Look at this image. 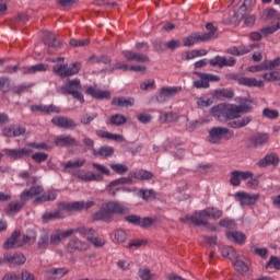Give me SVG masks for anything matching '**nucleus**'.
Segmentation results:
<instances>
[{
    "instance_id": "50",
    "label": "nucleus",
    "mask_w": 280,
    "mask_h": 280,
    "mask_svg": "<svg viewBox=\"0 0 280 280\" xmlns=\"http://www.w3.org/2000/svg\"><path fill=\"white\" fill-rule=\"evenodd\" d=\"M34 86V83H28V84H20L16 88L13 89L14 95H23V93H26V91H30Z\"/></svg>"
},
{
    "instance_id": "13",
    "label": "nucleus",
    "mask_w": 280,
    "mask_h": 280,
    "mask_svg": "<svg viewBox=\"0 0 280 280\" xmlns=\"http://www.w3.org/2000/svg\"><path fill=\"white\" fill-rule=\"evenodd\" d=\"M51 124L57 126V128H65L66 130L78 128L75 121L67 116H55L51 118Z\"/></svg>"
},
{
    "instance_id": "27",
    "label": "nucleus",
    "mask_w": 280,
    "mask_h": 280,
    "mask_svg": "<svg viewBox=\"0 0 280 280\" xmlns=\"http://www.w3.org/2000/svg\"><path fill=\"white\" fill-rule=\"evenodd\" d=\"M75 250H80V252L89 250V244L86 242H82L79 238L73 237L68 243V252L75 253Z\"/></svg>"
},
{
    "instance_id": "25",
    "label": "nucleus",
    "mask_w": 280,
    "mask_h": 280,
    "mask_svg": "<svg viewBox=\"0 0 280 280\" xmlns=\"http://www.w3.org/2000/svg\"><path fill=\"white\" fill-rule=\"evenodd\" d=\"M45 45L48 47V54H51V49H60L62 42L58 39V36L54 33H48L44 39Z\"/></svg>"
},
{
    "instance_id": "40",
    "label": "nucleus",
    "mask_w": 280,
    "mask_h": 280,
    "mask_svg": "<svg viewBox=\"0 0 280 280\" xmlns=\"http://www.w3.org/2000/svg\"><path fill=\"white\" fill-rule=\"evenodd\" d=\"M226 54L231 56H245V54H250V48L246 46H233L226 49Z\"/></svg>"
},
{
    "instance_id": "63",
    "label": "nucleus",
    "mask_w": 280,
    "mask_h": 280,
    "mask_svg": "<svg viewBox=\"0 0 280 280\" xmlns=\"http://www.w3.org/2000/svg\"><path fill=\"white\" fill-rule=\"evenodd\" d=\"M47 65L45 63H37L34 66H31V72L32 74L34 73H45V71H47Z\"/></svg>"
},
{
    "instance_id": "60",
    "label": "nucleus",
    "mask_w": 280,
    "mask_h": 280,
    "mask_svg": "<svg viewBox=\"0 0 280 280\" xmlns=\"http://www.w3.org/2000/svg\"><path fill=\"white\" fill-rule=\"evenodd\" d=\"M94 119H97V113H92L91 115L84 114L81 116L80 121L83 126H89V124H91V121Z\"/></svg>"
},
{
    "instance_id": "12",
    "label": "nucleus",
    "mask_w": 280,
    "mask_h": 280,
    "mask_svg": "<svg viewBox=\"0 0 280 280\" xmlns=\"http://www.w3.org/2000/svg\"><path fill=\"white\" fill-rule=\"evenodd\" d=\"M54 143L56 148H78L80 145V141L71 137V135L58 136L54 139Z\"/></svg>"
},
{
    "instance_id": "17",
    "label": "nucleus",
    "mask_w": 280,
    "mask_h": 280,
    "mask_svg": "<svg viewBox=\"0 0 280 280\" xmlns=\"http://www.w3.org/2000/svg\"><path fill=\"white\" fill-rule=\"evenodd\" d=\"M73 235V230H56L49 235V241L51 246H58L60 245V242L67 237H71Z\"/></svg>"
},
{
    "instance_id": "46",
    "label": "nucleus",
    "mask_w": 280,
    "mask_h": 280,
    "mask_svg": "<svg viewBox=\"0 0 280 280\" xmlns=\"http://www.w3.org/2000/svg\"><path fill=\"white\" fill-rule=\"evenodd\" d=\"M86 241L90 244H93V246H95V248H102L106 244V241L104 238L97 237L95 234L92 236H88Z\"/></svg>"
},
{
    "instance_id": "41",
    "label": "nucleus",
    "mask_w": 280,
    "mask_h": 280,
    "mask_svg": "<svg viewBox=\"0 0 280 280\" xmlns=\"http://www.w3.org/2000/svg\"><path fill=\"white\" fill-rule=\"evenodd\" d=\"M213 95L217 97V100H220V97H224L225 100H233V97H235V92L229 89H221L215 90Z\"/></svg>"
},
{
    "instance_id": "58",
    "label": "nucleus",
    "mask_w": 280,
    "mask_h": 280,
    "mask_svg": "<svg viewBox=\"0 0 280 280\" xmlns=\"http://www.w3.org/2000/svg\"><path fill=\"white\" fill-rule=\"evenodd\" d=\"M252 253H254V255H257L258 257H261L262 259L266 258V255H268V248L266 247H257L255 245H253L250 247Z\"/></svg>"
},
{
    "instance_id": "33",
    "label": "nucleus",
    "mask_w": 280,
    "mask_h": 280,
    "mask_svg": "<svg viewBox=\"0 0 280 280\" xmlns=\"http://www.w3.org/2000/svg\"><path fill=\"white\" fill-rule=\"evenodd\" d=\"M96 135L101 137V139H109L110 141H117L118 143H124V141H126L124 136L104 130H96Z\"/></svg>"
},
{
    "instance_id": "31",
    "label": "nucleus",
    "mask_w": 280,
    "mask_h": 280,
    "mask_svg": "<svg viewBox=\"0 0 280 280\" xmlns=\"http://www.w3.org/2000/svg\"><path fill=\"white\" fill-rule=\"evenodd\" d=\"M258 165L259 167H268V165H273V167H277V165H279V156H277L275 153L267 154L265 158L259 160Z\"/></svg>"
},
{
    "instance_id": "47",
    "label": "nucleus",
    "mask_w": 280,
    "mask_h": 280,
    "mask_svg": "<svg viewBox=\"0 0 280 280\" xmlns=\"http://www.w3.org/2000/svg\"><path fill=\"white\" fill-rule=\"evenodd\" d=\"M234 268L241 275H245V272H248V265L244 262V260L240 259V257H237L234 261Z\"/></svg>"
},
{
    "instance_id": "28",
    "label": "nucleus",
    "mask_w": 280,
    "mask_h": 280,
    "mask_svg": "<svg viewBox=\"0 0 280 280\" xmlns=\"http://www.w3.org/2000/svg\"><path fill=\"white\" fill-rule=\"evenodd\" d=\"M225 237L230 242H234L235 244H238V246H244L246 242V234L237 231H229L225 233Z\"/></svg>"
},
{
    "instance_id": "3",
    "label": "nucleus",
    "mask_w": 280,
    "mask_h": 280,
    "mask_svg": "<svg viewBox=\"0 0 280 280\" xmlns=\"http://www.w3.org/2000/svg\"><path fill=\"white\" fill-rule=\"evenodd\" d=\"M124 213H130L128 207L118 201H108L92 215V220L96 222H110V220H113V215H124Z\"/></svg>"
},
{
    "instance_id": "6",
    "label": "nucleus",
    "mask_w": 280,
    "mask_h": 280,
    "mask_svg": "<svg viewBox=\"0 0 280 280\" xmlns=\"http://www.w3.org/2000/svg\"><path fill=\"white\" fill-rule=\"evenodd\" d=\"M80 69H82V63L80 62H74L70 66L68 63H63L52 67L54 73L59 75V78H71V75H78V73H80Z\"/></svg>"
},
{
    "instance_id": "59",
    "label": "nucleus",
    "mask_w": 280,
    "mask_h": 280,
    "mask_svg": "<svg viewBox=\"0 0 280 280\" xmlns=\"http://www.w3.org/2000/svg\"><path fill=\"white\" fill-rule=\"evenodd\" d=\"M139 277L141 280H154L156 279V275H152L150 269H139Z\"/></svg>"
},
{
    "instance_id": "23",
    "label": "nucleus",
    "mask_w": 280,
    "mask_h": 280,
    "mask_svg": "<svg viewBox=\"0 0 280 280\" xmlns=\"http://www.w3.org/2000/svg\"><path fill=\"white\" fill-rule=\"evenodd\" d=\"M5 259L11 266H23L27 261V257L21 252L14 254L5 253Z\"/></svg>"
},
{
    "instance_id": "62",
    "label": "nucleus",
    "mask_w": 280,
    "mask_h": 280,
    "mask_svg": "<svg viewBox=\"0 0 280 280\" xmlns=\"http://www.w3.org/2000/svg\"><path fill=\"white\" fill-rule=\"evenodd\" d=\"M152 224H154V219H152L151 217H144L142 219L140 218V223L138 226H140L141 229H150Z\"/></svg>"
},
{
    "instance_id": "10",
    "label": "nucleus",
    "mask_w": 280,
    "mask_h": 280,
    "mask_svg": "<svg viewBox=\"0 0 280 280\" xmlns=\"http://www.w3.org/2000/svg\"><path fill=\"white\" fill-rule=\"evenodd\" d=\"M210 67H218L219 69H224V67H235L237 65V60L233 57H224V56H215L214 58L209 60Z\"/></svg>"
},
{
    "instance_id": "42",
    "label": "nucleus",
    "mask_w": 280,
    "mask_h": 280,
    "mask_svg": "<svg viewBox=\"0 0 280 280\" xmlns=\"http://www.w3.org/2000/svg\"><path fill=\"white\" fill-rule=\"evenodd\" d=\"M126 121H128V118H126V116H124L122 114H114L112 115L109 122H107L110 126H124V124H126Z\"/></svg>"
},
{
    "instance_id": "4",
    "label": "nucleus",
    "mask_w": 280,
    "mask_h": 280,
    "mask_svg": "<svg viewBox=\"0 0 280 280\" xmlns=\"http://www.w3.org/2000/svg\"><path fill=\"white\" fill-rule=\"evenodd\" d=\"M80 89H82L80 79L68 80V82L61 86V93L62 95H72L80 104H84V95L80 92Z\"/></svg>"
},
{
    "instance_id": "5",
    "label": "nucleus",
    "mask_w": 280,
    "mask_h": 280,
    "mask_svg": "<svg viewBox=\"0 0 280 280\" xmlns=\"http://www.w3.org/2000/svg\"><path fill=\"white\" fill-rule=\"evenodd\" d=\"M211 115L218 121H231V119H235L233 104L220 103L211 108Z\"/></svg>"
},
{
    "instance_id": "30",
    "label": "nucleus",
    "mask_w": 280,
    "mask_h": 280,
    "mask_svg": "<svg viewBox=\"0 0 280 280\" xmlns=\"http://www.w3.org/2000/svg\"><path fill=\"white\" fill-rule=\"evenodd\" d=\"M242 205H255L259 200V195H249L248 192L238 191L235 194Z\"/></svg>"
},
{
    "instance_id": "52",
    "label": "nucleus",
    "mask_w": 280,
    "mask_h": 280,
    "mask_svg": "<svg viewBox=\"0 0 280 280\" xmlns=\"http://www.w3.org/2000/svg\"><path fill=\"white\" fill-rule=\"evenodd\" d=\"M75 233H79V235H82V237H86V235H96V232L93 228H86V226H80L75 230Z\"/></svg>"
},
{
    "instance_id": "36",
    "label": "nucleus",
    "mask_w": 280,
    "mask_h": 280,
    "mask_svg": "<svg viewBox=\"0 0 280 280\" xmlns=\"http://www.w3.org/2000/svg\"><path fill=\"white\" fill-rule=\"evenodd\" d=\"M90 65H110L113 62V59L108 55H92L89 58Z\"/></svg>"
},
{
    "instance_id": "1",
    "label": "nucleus",
    "mask_w": 280,
    "mask_h": 280,
    "mask_svg": "<svg viewBox=\"0 0 280 280\" xmlns=\"http://www.w3.org/2000/svg\"><path fill=\"white\" fill-rule=\"evenodd\" d=\"M94 205L95 201H74L72 203L61 202L59 205L60 209H57L52 212L44 213L42 220L44 224H47V222H54L56 220H62L67 218L62 209H65L66 211H84V209H91V207H93Z\"/></svg>"
},
{
    "instance_id": "43",
    "label": "nucleus",
    "mask_w": 280,
    "mask_h": 280,
    "mask_svg": "<svg viewBox=\"0 0 280 280\" xmlns=\"http://www.w3.org/2000/svg\"><path fill=\"white\" fill-rule=\"evenodd\" d=\"M0 91L2 93H10L12 91V80L8 77H0Z\"/></svg>"
},
{
    "instance_id": "61",
    "label": "nucleus",
    "mask_w": 280,
    "mask_h": 280,
    "mask_svg": "<svg viewBox=\"0 0 280 280\" xmlns=\"http://www.w3.org/2000/svg\"><path fill=\"white\" fill-rule=\"evenodd\" d=\"M262 115L267 117V119H279V110L277 109L265 108Z\"/></svg>"
},
{
    "instance_id": "26",
    "label": "nucleus",
    "mask_w": 280,
    "mask_h": 280,
    "mask_svg": "<svg viewBox=\"0 0 280 280\" xmlns=\"http://www.w3.org/2000/svg\"><path fill=\"white\" fill-rule=\"evenodd\" d=\"M128 177L130 180H132V178H136V180H152L154 178V173L141 168L136 172H129Z\"/></svg>"
},
{
    "instance_id": "8",
    "label": "nucleus",
    "mask_w": 280,
    "mask_h": 280,
    "mask_svg": "<svg viewBox=\"0 0 280 280\" xmlns=\"http://www.w3.org/2000/svg\"><path fill=\"white\" fill-rule=\"evenodd\" d=\"M253 7V0H244L243 5L238 8L234 15L230 18L231 25H240L243 19H246L248 9Z\"/></svg>"
},
{
    "instance_id": "14",
    "label": "nucleus",
    "mask_w": 280,
    "mask_h": 280,
    "mask_svg": "<svg viewBox=\"0 0 280 280\" xmlns=\"http://www.w3.org/2000/svg\"><path fill=\"white\" fill-rule=\"evenodd\" d=\"M237 102L240 105L232 104V112L234 115V119H237L240 117L241 113L246 114V113H250L253 110V106L246 104V102H248V98L238 97Z\"/></svg>"
},
{
    "instance_id": "35",
    "label": "nucleus",
    "mask_w": 280,
    "mask_h": 280,
    "mask_svg": "<svg viewBox=\"0 0 280 280\" xmlns=\"http://www.w3.org/2000/svg\"><path fill=\"white\" fill-rule=\"evenodd\" d=\"M25 207V201L22 202H9L7 208H5V214L7 215H16Z\"/></svg>"
},
{
    "instance_id": "16",
    "label": "nucleus",
    "mask_w": 280,
    "mask_h": 280,
    "mask_svg": "<svg viewBox=\"0 0 280 280\" xmlns=\"http://www.w3.org/2000/svg\"><path fill=\"white\" fill-rule=\"evenodd\" d=\"M268 133H256L249 137L247 148H262L268 143Z\"/></svg>"
},
{
    "instance_id": "37",
    "label": "nucleus",
    "mask_w": 280,
    "mask_h": 280,
    "mask_svg": "<svg viewBox=\"0 0 280 280\" xmlns=\"http://www.w3.org/2000/svg\"><path fill=\"white\" fill-rule=\"evenodd\" d=\"M67 272L69 271L65 270V268H52L46 272V279L48 280L62 279V277H65Z\"/></svg>"
},
{
    "instance_id": "44",
    "label": "nucleus",
    "mask_w": 280,
    "mask_h": 280,
    "mask_svg": "<svg viewBox=\"0 0 280 280\" xmlns=\"http://www.w3.org/2000/svg\"><path fill=\"white\" fill-rule=\"evenodd\" d=\"M140 198L142 200L149 201V200H155L156 199V191L154 189H141L139 191Z\"/></svg>"
},
{
    "instance_id": "39",
    "label": "nucleus",
    "mask_w": 280,
    "mask_h": 280,
    "mask_svg": "<svg viewBox=\"0 0 280 280\" xmlns=\"http://www.w3.org/2000/svg\"><path fill=\"white\" fill-rule=\"evenodd\" d=\"M50 241H49V233L44 232L37 242V248L38 250H40L42 253H45V250H47V248H49L50 245Z\"/></svg>"
},
{
    "instance_id": "24",
    "label": "nucleus",
    "mask_w": 280,
    "mask_h": 280,
    "mask_svg": "<svg viewBox=\"0 0 280 280\" xmlns=\"http://www.w3.org/2000/svg\"><path fill=\"white\" fill-rule=\"evenodd\" d=\"M21 237V230H15L11 236L4 242L3 248L5 250H11V248H21L23 244L19 243V238Z\"/></svg>"
},
{
    "instance_id": "56",
    "label": "nucleus",
    "mask_w": 280,
    "mask_h": 280,
    "mask_svg": "<svg viewBox=\"0 0 280 280\" xmlns=\"http://www.w3.org/2000/svg\"><path fill=\"white\" fill-rule=\"evenodd\" d=\"M221 255L226 259H233L235 257V249L232 246H225L221 248Z\"/></svg>"
},
{
    "instance_id": "53",
    "label": "nucleus",
    "mask_w": 280,
    "mask_h": 280,
    "mask_svg": "<svg viewBox=\"0 0 280 280\" xmlns=\"http://www.w3.org/2000/svg\"><path fill=\"white\" fill-rule=\"evenodd\" d=\"M49 159V154L45 153V152H36L32 155V160L35 163H45V161H47Z\"/></svg>"
},
{
    "instance_id": "22",
    "label": "nucleus",
    "mask_w": 280,
    "mask_h": 280,
    "mask_svg": "<svg viewBox=\"0 0 280 280\" xmlns=\"http://www.w3.org/2000/svg\"><path fill=\"white\" fill-rule=\"evenodd\" d=\"M229 129L224 128V127H213L210 131H209V137L212 139V142L215 143V141H220V139H222L223 137H225V139H231V137H233V133H231L229 137H226V135H229Z\"/></svg>"
},
{
    "instance_id": "45",
    "label": "nucleus",
    "mask_w": 280,
    "mask_h": 280,
    "mask_svg": "<svg viewBox=\"0 0 280 280\" xmlns=\"http://www.w3.org/2000/svg\"><path fill=\"white\" fill-rule=\"evenodd\" d=\"M208 51L206 49L190 50L186 52L185 60H194V58H201V56H207Z\"/></svg>"
},
{
    "instance_id": "54",
    "label": "nucleus",
    "mask_w": 280,
    "mask_h": 280,
    "mask_svg": "<svg viewBox=\"0 0 280 280\" xmlns=\"http://www.w3.org/2000/svg\"><path fill=\"white\" fill-rule=\"evenodd\" d=\"M264 14H265L266 19H268L269 21H279V19H280L279 12L277 10H275L273 8L265 11Z\"/></svg>"
},
{
    "instance_id": "15",
    "label": "nucleus",
    "mask_w": 280,
    "mask_h": 280,
    "mask_svg": "<svg viewBox=\"0 0 280 280\" xmlns=\"http://www.w3.org/2000/svg\"><path fill=\"white\" fill-rule=\"evenodd\" d=\"M32 152L33 151L30 148L4 149L5 156H9V159H13L14 161H19V159H25V156H30Z\"/></svg>"
},
{
    "instance_id": "49",
    "label": "nucleus",
    "mask_w": 280,
    "mask_h": 280,
    "mask_svg": "<svg viewBox=\"0 0 280 280\" xmlns=\"http://www.w3.org/2000/svg\"><path fill=\"white\" fill-rule=\"evenodd\" d=\"M110 170L115 172L116 174H119L120 176H124V174H127L128 166L126 164H110Z\"/></svg>"
},
{
    "instance_id": "38",
    "label": "nucleus",
    "mask_w": 280,
    "mask_h": 280,
    "mask_svg": "<svg viewBox=\"0 0 280 280\" xmlns=\"http://www.w3.org/2000/svg\"><path fill=\"white\" fill-rule=\"evenodd\" d=\"M240 86H248L249 89L257 86L258 89H261V86H264V81H257L255 78L242 77Z\"/></svg>"
},
{
    "instance_id": "21",
    "label": "nucleus",
    "mask_w": 280,
    "mask_h": 280,
    "mask_svg": "<svg viewBox=\"0 0 280 280\" xmlns=\"http://www.w3.org/2000/svg\"><path fill=\"white\" fill-rule=\"evenodd\" d=\"M91 152L96 159H110V156L115 154V148L110 145H102L98 150L92 148Z\"/></svg>"
},
{
    "instance_id": "34",
    "label": "nucleus",
    "mask_w": 280,
    "mask_h": 280,
    "mask_svg": "<svg viewBox=\"0 0 280 280\" xmlns=\"http://www.w3.org/2000/svg\"><path fill=\"white\" fill-rule=\"evenodd\" d=\"M58 198L56 191H47L33 200V205H43V202H51Z\"/></svg>"
},
{
    "instance_id": "9",
    "label": "nucleus",
    "mask_w": 280,
    "mask_h": 280,
    "mask_svg": "<svg viewBox=\"0 0 280 280\" xmlns=\"http://www.w3.org/2000/svg\"><path fill=\"white\" fill-rule=\"evenodd\" d=\"M183 91V88L180 86H172V88H162L159 95L156 96V102L159 104H164V102H167L170 97H176L178 93Z\"/></svg>"
},
{
    "instance_id": "2",
    "label": "nucleus",
    "mask_w": 280,
    "mask_h": 280,
    "mask_svg": "<svg viewBox=\"0 0 280 280\" xmlns=\"http://www.w3.org/2000/svg\"><path fill=\"white\" fill-rule=\"evenodd\" d=\"M222 215V210L209 207L203 210L195 211L191 215L182 217L179 222H183L184 224H189L190 222L194 226H207V224H209L207 218H210V220H220Z\"/></svg>"
},
{
    "instance_id": "7",
    "label": "nucleus",
    "mask_w": 280,
    "mask_h": 280,
    "mask_svg": "<svg viewBox=\"0 0 280 280\" xmlns=\"http://www.w3.org/2000/svg\"><path fill=\"white\" fill-rule=\"evenodd\" d=\"M196 75L200 79L194 81L192 86H195V89H209V82H220V77L218 74L197 72Z\"/></svg>"
},
{
    "instance_id": "19",
    "label": "nucleus",
    "mask_w": 280,
    "mask_h": 280,
    "mask_svg": "<svg viewBox=\"0 0 280 280\" xmlns=\"http://www.w3.org/2000/svg\"><path fill=\"white\" fill-rule=\"evenodd\" d=\"M43 191H45V188L43 186H40V185L32 186L30 189L21 192L20 200L22 202H27V200H30L36 196H40V194H43Z\"/></svg>"
},
{
    "instance_id": "29",
    "label": "nucleus",
    "mask_w": 280,
    "mask_h": 280,
    "mask_svg": "<svg viewBox=\"0 0 280 280\" xmlns=\"http://www.w3.org/2000/svg\"><path fill=\"white\" fill-rule=\"evenodd\" d=\"M112 106H117L118 108H130L135 106V98H126L125 96L114 97L110 102Z\"/></svg>"
},
{
    "instance_id": "20",
    "label": "nucleus",
    "mask_w": 280,
    "mask_h": 280,
    "mask_svg": "<svg viewBox=\"0 0 280 280\" xmlns=\"http://www.w3.org/2000/svg\"><path fill=\"white\" fill-rule=\"evenodd\" d=\"M122 56L129 62H132V61L147 62V63L151 62L150 57H148V55H143L141 52H137V51H132V50H124Z\"/></svg>"
},
{
    "instance_id": "11",
    "label": "nucleus",
    "mask_w": 280,
    "mask_h": 280,
    "mask_svg": "<svg viewBox=\"0 0 280 280\" xmlns=\"http://www.w3.org/2000/svg\"><path fill=\"white\" fill-rule=\"evenodd\" d=\"M121 185H132V180L127 176L110 182L106 187L109 196H117V192L121 191Z\"/></svg>"
},
{
    "instance_id": "51",
    "label": "nucleus",
    "mask_w": 280,
    "mask_h": 280,
    "mask_svg": "<svg viewBox=\"0 0 280 280\" xmlns=\"http://www.w3.org/2000/svg\"><path fill=\"white\" fill-rule=\"evenodd\" d=\"M230 183L233 187H240V185H242V177L240 175V171H232L231 172Z\"/></svg>"
},
{
    "instance_id": "55",
    "label": "nucleus",
    "mask_w": 280,
    "mask_h": 280,
    "mask_svg": "<svg viewBox=\"0 0 280 280\" xmlns=\"http://www.w3.org/2000/svg\"><path fill=\"white\" fill-rule=\"evenodd\" d=\"M71 47H88V45H91V39H70Z\"/></svg>"
},
{
    "instance_id": "57",
    "label": "nucleus",
    "mask_w": 280,
    "mask_h": 280,
    "mask_svg": "<svg viewBox=\"0 0 280 280\" xmlns=\"http://www.w3.org/2000/svg\"><path fill=\"white\" fill-rule=\"evenodd\" d=\"M30 242H36V231L30 230L26 235L23 236L22 246L25 244H30Z\"/></svg>"
},
{
    "instance_id": "32",
    "label": "nucleus",
    "mask_w": 280,
    "mask_h": 280,
    "mask_svg": "<svg viewBox=\"0 0 280 280\" xmlns=\"http://www.w3.org/2000/svg\"><path fill=\"white\" fill-rule=\"evenodd\" d=\"M78 178H80L81 180H84L85 183H91L93 180H96V183H102V180H104V175L102 174H95V173H79Z\"/></svg>"
},
{
    "instance_id": "64",
    "label": "nucleus",
    "mask_w": 280,
    "mask_h": 280,
    "mask_svg": "<svg viewBox=\"0 0 280 280\" xmlns=\"http://www.w3.org/2000/svg\"><path fill=\"white\" fill-rule=\"evenodd\" d=\"M269 266H273L276 270H280V258L277 256H271L266 265V268Z\"/></svg>"
},
{
    "instance_id": "48",
    "label": "nucleus",
    "mask_w": 280,
    "mask_h": 280,
    "mask_svg": "<svg viewBox=\"0 0 280 280\" xmlns=\"http://www.w3.org/2000/svg\"><path fill=\"white\" fill-rule=\"evenodd\" d=\"M262 78L266 82H279L280 71L266 72L262 74Z\"/></svg>"
},
{
    "instance_id": "18",
    "label": "nucleus",
    "mask_w": 280,
    "mask_h": 280,
    "mask_svg": "<svg viewBox=\"0 0 280 280\" xmlns=\"http://www.w3.org/2000/svg\"><path fill=\"white\" fill-rule=\"evenodd\" d=\"M85 95H90L93 100H98L100 102L104 100H110V92L106 90H100L90 85L85 90Z\"/></svg>"
}]
</instances>
